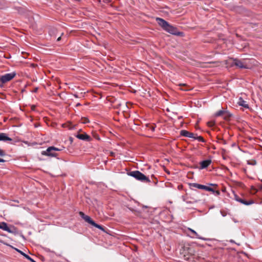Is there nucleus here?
Returning a JSON list of instances; mask_svg holds the SVG:
<instances>
[{"mask_svg": "<svg viewBox=\"0 0 262 262\" xmlns=\"http://www.w3.org/2000/svg\"><path fill=\"white\" fill-rule=\"evenodd\" d=\"M156 20L159 25L164 30L173 34H176L177 31L176 28L171 26L165 20L161 18L157 17Z\"/></svg>", "mask_w": 262, "mask_h": 262, "instance_id": "nucleus-1", "label": "nucleus"}, {"mask_svg": "<svg viewBox=\"0 0 262 262\" xmlns=\"http://www.w3.org/2000/svg\"><path fill=\"white\" fill-rule=\"evenodd\" d=\"M128 174L130 176H132V177L135 178L137 180H138L139 181H141L142 182H150V180L148 179V178L146 177L144 174H143L142 173H141L139 171L136 170V171H130V172H129L128 173Z\"/></svg>", "mask_w": 262, "mask_h": 262, "instance_id": "nucleus-2", "label": "nucleus"}, {"mask_svg": "<svg viewBox=\"0 0 262 262\" xmlns=\"http://www.w3.org/2000/svg\"><path fill=\"white\" fill-rule=\"evenodd\" d=\"M62 149L60 148H58L54 146H50L48 147L46 150L43 151L42 152V155L50 157H57V154H56L55 151H60Z\"/></svg>", "mask_w": 262, "mask_h": 262, "instance_id": "nucleus-3", "label": "nucleus"}, {"mask_svg": "<svg viewBox=\"0 0 262 262\" xmlns=\"http://www.w3.org/2000/svg\"><path fill=\"white\" fill-rule=\"evenodd\" d=\"M16 76L15 72L6 74L0 77V84H3L12 80Z\"/></svg>", "mask_w": 262, "mask_h": 262, "instance_id": "nucleus-4", "label": "nucleus"}, {"mask_svg": "<svg viewBox=\"0 0 262 262\" xmlns=\"http://www.w3.org/2000/svg\"><path fill=\"white\" fill-rule=\"evenodd\" d=\"M85 222H88V223L90 224L91 225L94 226V227L101 230L102 231L105 232V230L104 229V228L96 224L94 221H93L91 218L88 216V215H85L84 217V219H83Z\"/></svg>", "mask_w": 262, "mask_h": 262, "instance_id": "nucleus-5", "label": "nucleus"}, {"mask_svg": "<svg viewBox=\"0 0 262 262\" xmlns=\"http://www.w3.org/2000/svg\"><path fill=\"white\" fill-rule=\"evenodd\" d=\"M85 222H88V223L90 224L91 225L94 226V227L101 230L102 231L105 232V230L104 229V228L96 224L94 221H93L91 218L88 216V215H85L84 217V219H83Z\"/></svg>", "mask_w": 262, "mask_h": 262, "instance_id": "nucleus-6", "label": "nucleus"}, {"mask_svg": "<svg viewBox=\"0 0 262 262\" xmlns=\"http://www.w3.org/2000/svg\"><path fill=\"white\" fill-rule=\"evenodd\" d=\"M181 135L184 136V137H188L189 138L196 139L195 134L189 132L185 130H182L180 132Z\"/></svg>", "mask_w": 262, "mask_h": 262, "instance_id": "nucleus-7", "label": "nucleus"}, {"mask_svg": "<svg viewBox=\"0 0 262 262\" xmlns=\"http://www.w3.org/2000/svg\"><path fill=\"white\" fill-rule=\"evenodd\" d=\"M76 137L77 138L82 140L90 141L91 140V137L87 135L86 133L77 134Z\"/></svg>", "mask_w": 262, "mask_h": 262, "instance_id": "nucleus-8", "label": "nucleus"}, {"mask_svg": "<svg viewBox=\"0 0 262 262\" xmlns=\"http://www.w3.org/2000/svg\"><path fill=\"white\" fill-rule=\"evenodd\" d=\"M0 229L6 231L9 233H12V231L8 227L7 224L5 222H0Z\"/></svg>", "mask_w": 262, "mask_h": 262, "instance_id": "nucleus-9", "label": "nucleus"}, {"mask_svg": "<svg viewBox=\"0 0 262 262\" xmlns=\"http://www.w3.org/2000/svg\"><path fill=\"white\" fill-rule=\"evenodd\" d=\"M237 103L239 105L242 106L246 108H249V105L247 103V102L243 100V99L241 97L239 98Z\"/></svg>", "mask_w": 262, "mask_h": 262, "instance_id": "nucleus-10", "label": "nucleus"}, {"mask_svg": "<svg viewBox=\"0 0 262 262\" xmlns=\"http://www.w3.org/2000/svg\"><path fill=\"white\" fill-rule=\"evenodd\" d=\"M211 163V161L210 160H207L202 161L200 163L201 168H205L207 167Z\"/></svg>", "mask_w": 262, "mask_h": 262, "instance_id": "nucleus-11", "label": "nucleus"}, {"mask_svg": "<svg viewBox=\"0 0 262 262\" xmlns=\"http://www.w3.org/2000/svg\"><path fill=\"white\" fill-rule=\"evenodd\" d=\"M190 187L191 189L193 188H196L200 189H205V185L197 184V183H191L190 184Z\"/></svg>", "mask_w": 262, "mask_h": 262, "instance_id": "nucleus-12", "label": "nucleus"}, {"mask_svg": "<svg viewBox=\"0 0 262 262\" xmlns=\"http://www.w3.org/2000/svg\"><path fill=\"white\" fill-rule=\"evenodd\" d=\"M0 141H12V139L8 137L6 134L0 133Z\"/></svg>", "mask_w": 262, "mask_h": 262, "instance_id": "nucleus-13", "label": "nucleus"}, {"mask_svg": "<svg viewBox=\"0 0 262 262\" xmlns=\"http://www.w3.org/2000/svg\"><path fill=\"white\" fill-rule=\"evenodd\" d=\"M62 126L64 128H67L69 129H72L74 128V125L70 122L62 124Z\"/></svg>", "mask_w": 262, "mask_h": 262, "instance_id": "nucleus-14", "label": "nucleus"}, {"mask_svg": "<svg viewBox=\"0 0 262 262\" xmlns=\"http://www.w3.org/2000/svg\"><path fill=\"white\" fill-rule=\"evenodd\" d=\"M188 230L189 231H190L191 232V233L193 234V235L191 236V237H192V238L196 237V238H198L200 239H203V238L199 236V235L193 229H192L191 228H188Z\"/></svg>", "mask_w": 262, "mask_h": 262, "instance_id": "nucleus-15", "label": "nucleus"}, {"mask_svg": "<svg viewBox=\"0 0 262 262\" xmlns=\"http://www.w3.org/2000/svg\"><path fill=\"white\" fill-rule=\"evenodd\" d=\"M237 201L246 205H251L253 203V201L252 200L246 201L241 198L239 200H237Z\"/></svg>", "mask_w": 262, "mask_h": 262, "instance_id": "nucleus-16", "label": "nucleus"}, {"mask_svg": "<svg viewBox=\"0 0 262 262\" xmlns=\"http://www.w3.org/2000/svg\"><path fill=\"white\" fill-rule=\"evenodd\" d=\"M234 63H235V64L236 66H237V67H238L239 68H245V67L244 66L243 63L242 61H239V60H235V61H234Z\"/></svg>", "mask_w": 262, "mask_h": 262, "instance_id": "nucleus-17", "label": "nucleus"}, {"mask_svg": "<svg viewBox=\"0 0 262 262\" xmlns=\"http://www.w3.org/2000/svg\"><path fill=\"white\" fill-rule=\"evenodd\" d=\"M256 192H257V189L255 188H254L253 186H251L250 190V193L252 194H254L256 193Z\"/></svg>", "mask_w": 262, "mask_h": 262, "instance_id": "nucleus-18", "label": "nucleus"}, {"mask_svg": "<svg viewBox=\"0 0 262 262\" xmlns=\"http://www.w3.org/2000/svg\"><path fill=\"white\" fill-rule=\"evenodd\" d=\"M224 113L225 112L224 111L221 110L216 112V114H215V116L216 117L221 116H222Z\"/></svg>", "mask_w": 262, "mask_h": 262, "instance_id": "nucleus-19", "label": "nucleus"}, {"mask_svg": "<svg viewBox=\"0 0 262 262\" xmlns=\"http://www.w3.org/2000/svg\"><path fill=\"white\" fill-rule=\"evenodd\" d=\"M81 122L82 123L85 124L89 122V120L86 118H81Z\"/></svg>", "mask_w": 262, "mask_h": 262, "instance_id": "nucleus-20", "label": "nucleus"}, {"mask_svg": "<svg viewBox=\"0 0 262 262\" xmlns=\"http://www.w3.org/2000/svg\"><path fill=\"white\" fill-rule=\"evenodd\" d=\"M205 190H207V191H212V192H214V190L213 189V188H211V187H208V186H205Z\"/></svg>", "mask_w": 262, "mask_h": 262, "instance_id": "nucleus-21", "label": "nucleus"}, {"mask_svg": "<svg viewBox=\"0 0 262 262\" xmlns=\"http://www.w3.org/2000/svg\"><path fill=\"white\" fill-rule=\"evenodd\" d=\"M25 257L30 260V261H31L32 262H35L33 259H32L29 256H28V255H25Z\"/></svg>", "mask_w": 262, "mask_h": 262, "instance_id": "nucleus-22", "label": "nucleus"}, {"mask_svg": "<svg viewBox=\"0 0 262 262\" xmlns=\"http://www.w3.org/2000/svg\"><path fill=\"white\" fill-rule=\"evenodd\" d=\"M25 257L30 260V261H31L32 262H35L33 259H32L29 256H28V255H25Z\"/></svg>", "mask_w": 262, "mask_h": 262, "instance_id": "nucleus-23", "label": "nucleus"}, {"mask_svg": "<svg viewBox=\"0 0 262 262\" xmlns=\"http://www.w3.org/2000/svg\"><path fill=\"white\" fill-rule=\"evenodd\" d=\"M208 125L209 126H213L214 125V121H210L207 123Z\"/></svg>", "mask_w": 262, "mask_h": 262, "instance_id": "nucleus-24", "label": "nucleus"}, {"mask_svg": "<svg viewBox=\"0 0 262 262\" xmlns=\"http://www.w3.org/2000/svg\"><path fill=\"white\" fill-rule=\"evenodd\" d=\"M198 140L200 141L204 142V139L201 136H199L197 138Z\"/></svg>", "mask_w": 262, "mask_h": 262, "instance_id": "nucleus-25", "label": "nucleus"}, {"mask_svg": "<svg viewBox=\"0 0 262 262\" xmlns=\"http://www.w3.org/2000/svg\"><path fill=\"white\" fill-rule=\"evenodd\" d=\"M16 250H17V251H18L19 253H20L21 255H23L24 257H25V255H26L25 253H24L21 251L18 250V249H16Z\"/></svg>", "mask_w": 262, "mask_h": 262, "instance_id": "nucleus-26", "label": "nucleus"}, {"mask_svg": "<svg viewBox=\"0 0 262 262\" xmlns=\"http://www.w3.org/2000/svg\"><path fill=\"white\" fill-rule=\"evenodd\" d=\"M213 193L216 195H219L220 194V191L219 190L214 191Z\"/></svg>", "mask_w": 262, "mask_h": 262, "instance_id": "nucleus-27", "label": "nucleus"}, {"mask_svg": "<svg viewBox=\"0 0 262 262\" xmlns=\"http://www.w3.org/2000/svg\"><path fill=\"white\" fill-rule=\"evenodd\" d=\"M79 214L83 219H84V217L86 215L82 212H80Z\"/></svg>", "mask_w": 262, "mask_h": 262, "instance_id": "nucleus-28", "label": "nucleus"}, {"mask_svg": "<svg viewBox=\"0 0 262 262\" xmlns=\"http://www.w3.org/2000/svg\"><path fill=\"white\" fill-rule=\"evenodd\" d=\"M4 155H5L4 151L3 150L0 149V156H3Z\"/></svg>", "mask_w": 262, "mask_h": 262, "instance_id": "nucleus-29", "label": "nucleus"}, {"mask_svg": "<svg viewBox=\"0 0 262 262\" xmlns=\"http://www.w3.org/2000/svg\"><path fill=\"white\" fill-rule=\"evenodd\" d=\"M241 198L238 196L237 195H235V199L237 201V200H239Z\"/></svg>", "mask_w": 262, "mask_h": 262, "instance_id": "nucleus-30", "label": "nucleus"}, {"mask_svg": "<svg viewBox=\"0 0 262 262\" xmlns=\"http://www.w3.org/2000/svg\"><path fill=\"white\" fill-rule=\"evenodd\" d=\"M5 161L4 160H3V159H1L0 158V162H4Z\"/></svg>", "mask_w": 262, "mask_h": 262, "instance_id": "nucleus-31", "label": "nucleus"}, {"mask_svg": "<svg viewBox=\"0 0 262 262\" xmlns=\"http://www.w3.org/2000/svg\"><path fill=\"white\" fill-rule=\"evenodd\" d=\"M61 39V37H59L57 38V41H59Z\"/></svg>", "mask_w": 262, "mask_h": 262, "instance_id": "nucleus-32", "label": "nucleus"}, {"mask_svg": "<svg viewBox=\"0 0 262 262\" xmlns=\"http://www.w3.org/2000/svg\"><path fill=\"white\" fill-rule=\"evenodd\" d=\"M34 107H35V106H32V110H34Z\"/></svg>", "mask_w": 262, "mask_h": 262, "instance_id": "nucleus-33", "label": "nucleus"}, {"mask_svg": "<svg viewBox=\"0 0 262 262\" xmlns=\"http://www.w3.org/2000/svg\"><path fill=\"white\" fill-rule=\"evenodd\" d=\"M180 85H182V84H180ZM183 85H185V84H183Z\"/></svg>", "mask_w": 262, "mask_h": 262, "instance_id": "nucleus-34", "label": "nucleus"}, {"mask_svg": "<svg viewBox=\"0 0 262 262\" xmlns=\"http://www.w3.org/2000/svg\"><path fill=\"white\" fill-rule=\"evenodd\" d=\"M152 130H154V127H152Z\"/></svg>", "mask_w": 262, "mask_h": 262, "instance_id": "nucleus-35", "label": "nucleus"}]
</instances>
